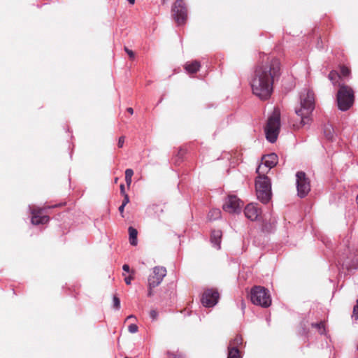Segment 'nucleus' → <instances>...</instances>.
I'll use <instances>...</instances> for the list:
<instances>
[{
	"label": "nucleus",
	"mask_w": 358,
	"mask_h": 358,
	"mask_svg": "<svg viewBox=\"0 0 358 358\" xmlns=\"http://www.w3.org/2000/svg\"><path fill=\"white\" fill-rule=\"evenodd\" d=\"M357 350H358V345H357Z\"/></svg>",
	"instance_id": "43"
},
{
	"label": "nucleus",
	"mask_w": 358,
	"mask_h": 358,
	"mask_svg": "<svg viewBox=\"0 0 358 358\" xmlns=\"http://www.w3.org/2000/svg\"><path fill=\"white\" fill-rule=\"evenodd\" d=\"M138 328L137 325L134 324H131L128 327V330L131 334L136 333L138 331Z\"/></svg>",
	"instance_id": "29"
},
{
	"label": "nucleus",
	"mask_w": 358,
	"mask_h": 358,
	"mask_svg": "<svg viewBox=\"0 0 358 358\" xmlns=\"http://www.w3.org/2000/svg\"><path fill=\"white\" fill-rule=\"evenodd\" d=\"M352 318L353 320H355V321H357L358 320V299L356 301V304L353 307Z\"/></svg>",
	"instance_id": "25"
},
{
	"label": "nucleus",
	"mask_w": 358,
	"mask_h": 358,
	"mask_svg": "<svg viewBox=\"0 0 358 358\" xmlns=\"http://www.w3.org/2000/svg\"><path fill=\"white\" fill-rule=\"evenodd\" d=\"M221 211L219 209L214 208L210 210L208 214V218L209 220H215L220 217Z\"/></svg>",
	"instance_id": "21"
},
{
	"label": "nucleus",
	"mask_w": 358,
	"mask_h": 358,
	"mask_svg": "<svg viewBox=\"0 0 358 358\" xmlns=\"http://www.w3.org/2000/svg\"><path fill=\"white\" fill-rule=\"evenodd\" d=\"M30 213L32 215L31 222L34 225L46 224L49 221V217L47 215H41L43 208H32L29 206Z\"/></svg>",
	"instance_id": "13"
},
{
	"label": "nucleus",
	"mask_w": 358,
	"mask_h": 358,
	"mask_svg": "<svg viewBox=\"0 0 358 358\" xmlns=\"http://www.w3.org/2000/svg\"><path fill=\"white\" fill-rule=\"evenodd\" d=\"M125 206L126 205L122 203V205L119 207V211L120 213H123Z\"/></svg>",
	"instance_id": "37"
},
{
	"label": "nucleus",
	"mask_w": 358,
	"mask_h": 358,
	"mask_svg": "<svg viewBox=\"0 0 358 358\" xmlns=\"http://www.w3.org/2000/svg\"><path fill=\"white\" fill-rule=\"evenodd\" d=\"M125 52L128 54L130 58L133 59L134 58V53L132 50H129L128 48H124Z\"/></svg>",
	"instance_id": "31"
},
{
	"label": "nucleus",
	"mask_w": 358,
	"mask_h": 358,
	"mask_svg": "<svg viewBox=\"0 0 358 358\" xmlns=\"http://www.w3.org/2000/svg\"><path fill=\"white\" fill-rule=\"evenodd\" d=\"M280 128V113L275 108L272 115L268 117L265 127L266 138L270 143H275L278 138Z\"/></svg>",
	"instance_id": "4"
},
{
	"label": "nucleus",
	"mask_w": 358,
	"mask_h": 358,
	"mask_svg": "<svg viewBox=\"0 0 358 358\" xmlns=\"http://www.w3.org/2000/svg\"><path fill=\"white\" fill-rule=\"evenodd\" d=\"M243 206L242 201L234 195L229 196L224 204L223 210L229 213H240Z\"/></svg>",
	"instance_id": "11"
},
{
	"label": "nucleus",
	"mask_w": 358,
	"mask_h": 358,
	"mask_svg": "<svg viewBox=\"0 0 358 358\" xmlns=\"http://www.w3.org/2000/svg\"><path fill=\"white\" fill-rule=\"evenodd\" d=\"M323 131L327 139L332 141L334 138L335 132L331 124H326L324 125Z\"/></svg>",
	"instance_id": "18"
},
{
	"label": "nucleus",
	"mask_w": 358,
	"mask_h": 358,
	"mask_svg": "<svg viewBox=\"0 0 358 358\" xmlns=\"http://www.w3.org/2000/svg\"><path fill=\"white\" fill-rule=\"evenodd\" d=\"M168 1V0H162V3L164 4Z\"/></svg>",
	"instance_id": "42"
},
{
	"label": "nucleus",
	"mask_w": 358,
	"mask_h": 358,
	"mask_svg": "<svg viewBox=\"0 0 358 358\" xmlns=\"http://www.w3.org/2000/svg\"><path fill=\"white\" fill-rule=\"evenodd\" d=\"M132 278L131 276L126 277L124 278L125 283L127 285H130Z\"/></svg>",
	"instance_id": "34"
},
{
	"label": "nucleus",
	"mask_w": 358,
	"mask_h": 358,
	"mask_svg": "<svg viewBox=\"0 0 358 358\" xmlns=\"http://www.w3.org/2000/svg\"><path fill=\"white\" fill-rule=\"evenodd\" d=\"M131 318H134V319H136V317H135L134 315H129V316L126 318V320H128L131 319Z\"/></svg>",
	"instance_id": "40"
},
{
	"label": "nucleus",
	"mask_w": 358,
	"mask_h": 358,
	"mask_svg": "<svg viewBox=\"0 0 358 358\" xmlns=\"http://www.w3.org/2000/svg\"><path fill=\"white\" fill-rule=\"evenodd\" d=\"M227 358H241L239 350L235 346H228Z\"/></svg>",
	"instance_id": "20"
},
{
	"label": "nucleus",
	"mask_w": 358,
	"mask_h": 358,
	"mask_svg": "<svg viewBox=\"0 0 358 358\" xmlns=\"http://www.w3.org/2000/svg\"><path fill=\"white\" fill-rule=\"evenodd\" d=\"M244 213L248 219L255 221L261 215V209L257 203H251L245 206Z\"/></svg>",
	"instance_id": "14"
},
{
	"label": "nucleus",
	"mask_w": 358,
	"mask_h": 358,
	"mask_svg": "<svg viewBox=\"0 0 358 358\" xmlns=\"http://www.w3.org/2000/svg\"><path fill=\"white\" fill-rule=\"evenodd\" d=\"M113 306L115 309L119 310L120 308V300L117 296L113 298Z\"/></svg>",
	"instance_id": "27"
},
{
	"label": "nucleus",
	"mask_w": 358,
	"mask_h": 358,
	"mask_svg": "<svg viewBox=\"0 0 358 358\" xmlns=\"http://www.w3.org/2000/svg\"><path fill=\"white\" fill-rule=\"evenodd\" d=\"M201 67V64L198 61L188 62L185 64V69L188 73H196Z\"/></svg>",
	"instance_id": "17"
},
{
	"label": "nucleus",
	"mask_w": 358,
	"mask_h": 358,
	"mask_svg": "<svg viewBox=\"0 0 358 358\" xmlns=\"http://www.w3.org/2000/svg\"><path fill=\"white\" fill-rule=\"evenodd\" d=\"M134 175V171L131 169H128L125 171V180L128 186L131 183V178Z\"/></svg>",
	"instance_id": "23"
},
{
	"label": "nucleus",
	"mask_w": 358,
	"mask_h": 358,
	"mask_svg": "<svg viewBox=\"0 0 358 358\" xmlns=\"http://www.w3.org/2000/svg\"><path fill=\"white\" fill-rule=\"evenodd\" d=\"M296 178L297 194L299 197L303 198L310 190V182L303 171L297 172Z\"/></svg>",
	"instance_id": "9"
},
{
	"label": "nucleus",
	"mask_w": 358,
	"mask_h": 358,
	"mask_svg": "<svg viewBox=\"0 0 358 358\" xmlns=\"http://www.w3.org/2000/svg\"><path fill=\"white\" fill-rule=\"evenodd\" d=\"M300 108L296 109V115L301 117V124L305 126L310 121V116L315 108L314 93L309 89H303L299 95Z\"/></svg>",
	"instance_id": "2"
},
{
	"label": "nucleus",
	"mask_w": 358,
	"mask_h": 358,
	"mask_svg": "<svg viewBox=\"0 0 358 358\" xmlns=\"http://www.w3.org/2000/svg\"><path fill=\"white\" fill-rule=\"evenodd\" d=\"M127 110L131 115L134 113V110L132 108H127Z\"/></svg>",
	"instance_id": "39"
},
{
	"label": "nucleus",
	"mask_w": 358,
	"mask_h": 358,
	"mask_svg": "<svg viewBox=\"0 0 358 358\" xmlns=\"http://www.w3.org/2000/svg\"><path fill=\"white\" fill-rule=\"evenodd\" d=\"M262 166H259L257 173L259 176L255 180V188L257 199L263 203H267L271 199V183L270 179L265 176L266 171H261Z\"/></svg>",
	"instance_id": "3"
},
{
	"label": "nucleus",
	"mask_w": 358,
	"mask_h": 358,
	"mask_svg": "<svg viewBox=\"0 0 358 358\" xmlns=\"http://www.w3.org/2000/svg\"><path fill=\"white\" fill-rule=\"evenodd\" d=\"M350 74V70L346 66H341V77H347Z\"/></svg>",
	"instance_id": "28"
},
{
	"label": "nucleus",
	"mask_w": 358,
	"mask_h": 358,
	"mask_svg": "<svg viewBox=\"0 0 358 358\" xmlns=\"http://www.w3.org/2000/svg\"><path fill=\"white\" fill-rule=\"evenodd\" d=\"M278 161V155L275 153H270L262 157V162L259 166H262L261 171H266V173L273 167H274Z\"/></svg>",
	"instance_id": "15"
},
{
	"label": "nucleus",
	"mask_w": 358,
	"mask_h": 358,
	"mask_svg": "<svg viewBox=\"0 0 358 358\" xmlns=\"http://www.w3.org/2000/svg\"><path fill=\"white\" fill-rule=\"evenodd\" d=\"M123 196H124V199L122 201V204L127 205L129 202V197L127 194H124Z\"/></svg>",
	"instance_id": "33"
},
{
	"label": "nucleus",
	"mask_w": 358,
	"mask_h": 358,
	"mask_svg": "<svg viewBox=\"0 0 358 358\" xmlns=\"http://www.w3.org/2000/svg\"><path fill=\"white\" fill-rule=\"evenodd\" d=\"M222 235V234L220 230H213L211 232L210 241L217 250L220 249Z\"/></svg>",
	"instance_id": "16"
},
{
	"label": "nucleus",
	"mask_w": 358,
	"mask_h": 358,
	"mask_svg": "<svg viewBox=\"0 0 358 358\" xmlns=\"http://www.w3.org/2000/svg\"><path fill=\"white\" fill-rule=\"evenodd\" d=\"M152 289H153V288H149V287H148V295L149 296H151L152 295V294H153V293H152Z\"/></svg>",
	"instance_id": "38"
},
{
	"label": "nucleus",
	"mask_w": 358,
	"mask_h": 358,
	"mask_svg": "<svg viewBox=\"0 0 358 358\" xmlns=\"http://www.w3.org/2000/svg\"><path fill=\"white\" fill-rule=\"evenodd\" d=\"M337 78H341V76L336 72V71H332L329 73V78L330 80L332 81L333 84L335 85L336 83L334 82V80Z\"/></svg>",
	"instance_id": "26"
},
{
	"label": "nucleus",
	"mask_w": 358,
	"mask_h": 358,
	"mask_svg": "<svg viewBox=\"0 0 358 358\" xmlns=\"http://www.w3.org/2000/svg\"><path fill=\"white\" fill-rule=\"evenodd\" d=\"M129 234V242L130 244L132 245H137V235L138 231L136 229H134L132 227H129L128 229Z\"/></svg>",
	"instance_id": "19"
},
{
	"label": "nucleus",
	"mask_w": 358,
	"mask_h": 358,
	"mask_svg": "<svg viewBox=\"0 0 358 358\" xmlns=\"http://www.w3.org/2000/svg\"><path fill=\"white\" fill-rule=\"evenodd\" d=\"M120 187V192H121V194L122 195L127 194L125 193V191H124V184H121Z\"/></svg>",
	"instance_id": "35"
},
{
	"label": "nucleus",
	"mask_w": 358,
	"mask_h": 358,
	"mask_svg": "<svg viewBox=\"0 0 358 358\" xmlns=\"http://www.w3.org/2000/svg\"><path fill=\"white\" fill-rule=\"evenodd\" d=\"M166 268L164 266H155L152 273L148 279L149 288H155L159 286L162 282L164 278L166 275Z\"/></svg>",
	"instance_id": "10"
},
{
	"label": "nucleus",
	"mask_w": 358,
	"mask_h": 358,
	"mask_svg": "<svg viewBox=\"0 0 358 358\" xmlns=\"http://www.w3.org/2000/svg\"><path fill=\"white\" fill-rule=\"evenodd\" d=\"M150 317L153 320H156L158 317V313L155 310H152L150 312Z\"/></svg>",
	"instance_id": "30"
},
{
	"label": "nucleus",
	"mask_w": 358,
	"mask_h": 358,
	"mask_svg": "<svg viewBox=\"0 0 358 358\" xmlns=\"http://www.w3.org/2000/svg\"><path fill=\"white\" fill-rule=\"evenodd\" d=\"M243 338L241 336L237 335L234 339L231 340L229 346H235L238 348L239 345H242Z\"/></svg>",
	"instance_id": "22"
},
{
	"label": "nucleus",
	"mask_w": 358,
	"mask_h": 358,
	"mask_svg": "<svg viewBox=\"0 0 358 358\" xmlns=\"http://www.w3.org/2000/svg\"><path fill=\"white\" fill-rule=\"evenodd\" d=\"M250 299L253 304L263 308H268L271 304V299L268 291L261 286H255L251 289Z\"/></svg>",
	"instance_id": "6"
},
{
	"label": "nucleus",
	"mask_w": 358,
	"mask_h": 358,
	"mask_svg": "<svg viewBox=\"0 0 358 358\" xmlns=\"http://www.w3.org/2000/svg\"><path fill=\"white\" fill-rule=\"evenodd\" d=\"M262 62L266 64H259L255 68L250 80L253 94L262 100L268 99L273 92V79L280 71V62L276 58L269 60V57L263 55Z\"/></svg>",
	"instance_id": "1"
},
{
	"label": "nucleus",
	"mask_w": 358,
	"mask_h": 358,
	"mask_svg": "<svg viewBox=\"0 0 358 358\" xmlns=\"http://www.w3.org/2000/svg\"><path fill=\"white\" fill-rule=\"evenodd\" d=\"M171 15L176 24L181 26L187 20V9L184 0H176L171 8Z\"/></svg>",
	"instance_id": "7"
},
{
	"label": "nucleus",
	"mask_w": 358,
	"mask_h": 358,
	"mask_svg": "<svg viewBox=\"0 0 358 358\" xmlns=\"http://www.w3.org/2000/svg\"><path fill=\"white\" fill-rule=\"evenodd\" d=\"M122 269L124 271L129 272V266L128 264H124L122 266Z\"/></svg>",
	"instance_id": "36"
},
{
	"label": "nucleus",
	"mask_w": 358,
	"mask_h": 358,
	"mask_svg": "<svg viewBox=\"0 0 358 358\" xmlns=\"http://www.w3.org/2000/svg\"><path fill=\"white\" fill-rule=\"evenodd\" d=\"M340 89L337 93L338 107L341 110H348L354 102L353 90L345 85H339Z\"/></svg>",
	"instance_id": "5"
},
{
	"label": "nucleus",
	"mask_w": 358,
	"mask_h": 358,
	"mask_svg": "<svg viewBox=\"0 0 358 358\" xmlns=\"http://www.w3.org/2000/svg\"><path fill=\"white\" fill-rule=\"evenodd\" d=\"M127 1H128L129 2V3H131V4H134V2H135V0H127Z\"/></svg>",
	"instance_id": "41"
},
{
	"label": "nucleus",
	"mask_w": 358,
	"mask_h": 358,
	"mask_svg": "<svg viewBox=\"0 0 358 358\" xmlns=\"http://www.w3.org/2000/svg\"><path fill=\"white\" fill-rule=\"evenodd\" d=\"M312 327L317 329L319 334L321 335L324 334L326 332L324 324L322 322L319 323H313Z\"/></svg>",
	"instance_id": "24"
},
{
	"label": "nucleus",
	"mask_w": 358,
	"mask_h": 358,
	"mask_svg": "<svg viewBox=\"0 0 358 358\" xmlns=\"http://www.w3.org/2000/svg\"><path fill=\"white\" fill-rule=\"evenodd\" d=\"M124 136H121L119 138V140H118V147L119 148H122L124 145Z\"/></svg>",
	"instance_id": "32"
},
{
	"label": "nucleus",
	"mask_w": 358,
	"mask_h": 358,
	"mask_svg": "<svg viewBox=\"0 0 358 358\" xmlns=\"http://www.w3.org/2000/svg\"><path fill=\"white\" fill-rule=\"evenodd\" d=\"M340 263L348 270L358 268V253L354 248L348 247L341 258Z\"/></svg>",
	"instance_id": "8"
},
{
	"label": "nucleus",
	"mask_w": 358,
	"mask_h": 358,
	"mask_svg": "<svg viewBox=\"0 0 358 358\" xmlns=\"http://www.w3.org/2000/svg\"><path fill=\"white\" fill-rule=\"evenodd\" d=\"M218 299V292L213 289H208L203 292L201 298V303L203 306L210 308L217 304Z\"/></svg>",
	"instance_id": "12"
}]
</instances>
